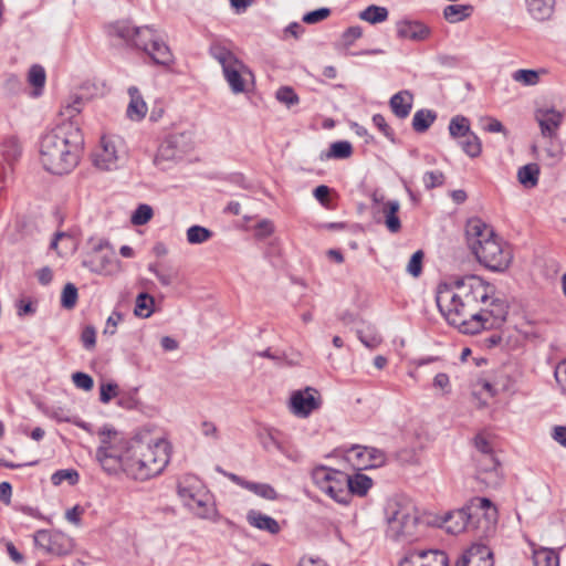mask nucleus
Returning a JSON list of instances; mask_svg holds the SVG:
<instances>
[{"mask_svg":"<svg viewBox=\"0 0 566 566\" xmlns=\"http://www.w3.org/2000/svg\"><path fill=\"white\" fill-rule=\"evenodd\" d=\"M347 459L359 470L370 469L385 464L386 454L376 448L356 446L348 451Z\"/></svg>","mask_w":566,"mask_h":566,"instance_id":"15","label":"nucleus"},{"mask_svg":"<svg viewBox=\"0 0 566 566\" xmlns=\"http://www.w3.org/2000/svg\"><path fill=\"white\" fill-rule=\"evenodd\" d=\"M469 248L480 264L493 272L505 271L513 259L510 245L479 218L470 219L465 227Z\"/></svg>","mask_w":566,"mask_h":566,"instance_id":"4","label":"nucleus"},{"mask_svg":"<svg viewBox=\"0 0 566 566\" xmlns=\"http://www.w3.org/2000/svg\"><path fill=\"white\" fill-rule=\"evenodd\" d=\"M396 29L398 38L412 41L426 40L430 34L429 28L418 21H399L396 24Z\"/></svg>","mask_w":566,"mask_h":566,"instance_id":"20","label":"nucleus"},{"mask_svg":"<svg viewBox=\"0 0 566 566\" xmlns=\"http://www.w3.org/2000/svg\"><path fill=\"white\" fill-rule=\"evenodd\" d=\"M473 11L470 4H450L443 10L444 19L450 23H457L469 18Z\"/></svg>","mask_w":566,"mask_h":566,"instance_id":"31","label":"nucleus"},{"mask_svg":"<svg viewBox=\"0 0 566 566\" xmlns=\"http://www.w3.org/2000/svg\"><path fill=\"white\" fill-rule=\"evenodd\" d=\"M371 485L373 480L365 474L357 473L352 476L347 474L346 490L349 491V497L352 494L359 496L366 495Z\"/></svg>","mask_w":566,"mask_h":566,"instance_id":"26","label":"nucleus"},{"mask_svg":"<svg viewBox=\"0 0 566 566\" xmlns=\"http://www.w3.org/2000/svg\"><path fill=\"white\" fill-rule=\"evenodd\" d=\"M81 342L86 349H93L96 344V331L93 326H86L81 334Z\"/></svg>","mask_w":566,"mask_h":566,"instance_id":"59","label":"nucleus"},{"mask_svg":"<svg viewBox=\"0 0 566 566\" xmlns=\"http://www.w3.org/2000/svg\"><path fill=\"white\" fill-rule=\"evenodd\" d=\"M83 99L78 96L72 97L70 102L64 104L59 113L60 122L59 123H75L80 128V119L78 115L82 111Z\"/></svg>","mask_w":566,"mask_h":566,"instance_id":"24","label":"nucleus"},{"mask_svg":"<svg viewBox=\"0 0 566 566\" xmlns=\"http://www.w3.org/2000/svg\"><path fill=\"white\" fill-rule=\"evenodd\" d=\"M385 520L388 537L396 541L411 539L418 530L419 512L412 500L397 495L387 501Z\"/></svg>","mask_w":566,"mask_h":566,"instance_id":"7","label":"nucleus"},{"mask_svg":"<svg viewBox=\"0 0 566 566\" xmlns=\"http://www.w3.org/2000/svg\"><path fill=\"white\" fill-rule=\"evenodd\" d=\"M99 447L96 450V459L103 470L108 474H116L124 469V458L130 447L122 433L111 426H104L98 431Z\"/></svg>","mask_w":566,"mask_h":566,"instance_id":"9","label":"nucleus"},{"mask_svg":"<svg viewBox=\"0 0 566 566\" xmlns=\"http://www.w3.org/2000/svg\"><path fill=\"white\" fill-rule=\"evenodd\" d=\"M124 319L122 313L114 311L106 321V326L104 328V334L114 335L116 333V328L118 324Z\"/></svg>","mask_w":566,"mask_h":566,"instance_id":"61","label":"nucleus"},{"mask_svg":"<svg viewBox=\"0 0 566 566\" xmlns=\"http://www.w3.org/2000/svg\"><path fill=\"white\" fill-rule=\"evenodd\" d=\"M475 448L481 452L479 462L478 479L489 488H496L501 483V476L497 470V461L492 454L489 441L478 436L474 439Z\"/></svg>","mask_w":566,"mask_h":566,"instance_id":"13","label":"nucleus"},{"mask_svg":"<svg viewBox=\"0 0 566 566\" xmlns=\"http://www.w3.org/2000/svg\"><path fill=\"white\" fill-rule=\"evenodd\" d=\"M127 93L129 103L127 105L126 115L130 120L140 122L147 114V104L138 87L129 86Z\"/></svg>","mask_w":566,"mask_h":566,"instance_id":"21","label":"nucleus"},{"mask_svg":"<svg viewBox=\"0 0 566 566\" xmlns=\"http://www.w3.org/2000/svg\"><path fill=\"white\" fill-rule=\"evenodd\" d=\"M312 480L322 492L335 502L339 504H347L349 502V491L346 490V473L319 465L313 469Z\"/></svg>","mask_w":566,"mask_h":566,"instance_id":"10","label":"nucleus"},{"mask_svg":"<svg viewBox=\"0 0 566 566\" xmlns=\"http://www.w3.org/2000/svg\"><path fill=\"white\" fill-rule=\"evenodd\" d=\"M471 133L470 120L462 115H457L449 123V134L452 138H462Z\"/></svg>","mask_w":566,"mask_h":566,"instance_id":"36","label":"nucleus"},{"mask_svg":"<svg viewBox=\"0 0 566 566\" xmlns=\"http://www.w3.org/2000/svg\"><path fill=\"white\" fill-rule=\"evenodd\" d=\"M544 154L547 164L554 166L563 158V147L555 138H549L547 146L544 148Z\"/></svg>","mask_w":566,"mask_h":566,"instance_id":"44","label":"nucleus"},{"mask_svg":"<svg viewBox=\"0 0 566 566\" xmlns=\"http://www.w3.org/2000/svg\"><path fill=\"white\" fill-rule=\"evenodd\" d=\"M154 211L149 205L142 203L133 212L130 221L134 226H144L150 221Z\"/></svg>","mask_w":566,"mask_h":566,"instance_id":"45","label":"nucleus"},{"mask_svg":"<svg viewBox=\"0 0 566 566\" xmlns=\"http://www.w3.org/2000/svg\"><path fill=\"white\" fill-rule=\"evenodd\" d=\"M125 155L124 143L117 136H103L93 155L94 165L102 170H113Z\"/></svg>","mask_w":566,"mask_h":566,"instance_id":"12","label":"nucleus"},{"mask_svg":"<svg viewBox=\"0 0 566 566\" xmlns=\"http://www.w3.org/2000/svg\"><path fill=\"white\" fill-rule=\"evenodd\" d=\"M80 480V474L74 469L57 470L51 475V482L53 485L59 486L63 482H67L70 485H75Z\"/></svg>","mask_w":566,"mask_h":566,"instance_id":"41","label":"nucleus"},{"mask_svg":"<svg viewBox=\"0 0 566 566\" xmlns=\"http://www.w3.org/2000/svg\"><path fill=\"white\" fill-rule=\"evenodd\" d=\"M353 154V146L347 140H339L331 144L326 158L346 159Z\"/></svg>","mask_w":566,"mask_h":566,"instance_id":"39","label":"nucleus"},{"mask_svg":"<svg viewBox=\"0 0 566 566\" xmlns=\"http://www.w3.org/2000/svg\"><path fill=\"white\" fill-rule=\"evenodd\" d=\"M449 559L442 551H413L408 553L399 566H448Z\"/></svg>","mask_w":566,"mask_h":566,"instance_id":"16","label":"nucleus"},{"mask_svg":"<svg viewBox=\"0 0 566 566\" xmlns=\"http://www.w3.org/2000/svg\"><path fill=\"white\" fill-rule=\"evenodd\" d=\"M329 14H331V10L329 9L321 8V9H317V10H314V11H311V12L306 13L303 17V21L305 23H308V24H314V23H317L319 21H323Z\"/></svg>","mask_w":566,"mask_h":566,"instance_id":"58","label":"nucleus"},{"mask_svg":"<svg viewBox=\"0 0 566 566\" xmlns=\"http://www.w3.org/2000/svg\"><path fill=\"white\" fill-rule=\"evenodd\" d=\"M455 566H494L492 551L483 544H473L461 555Z\"/></svg>","mask_w":566,"mask_h":566,"instance_id":"17","label":"nucleus"},{"mask_svg":"<svg viewBox=\"0 0 566 566\" xmlns=\"http://www.w3.org/2000/svg\"><path fill=\"white\" fill-rule=\"evenodd\" d=\"M82 133L75 123H57L40 142L43 167L56 175L72 171L80 159Z\"/></svg>","mask_w":566,"mask_h":566,"instance_id":"2","label":"nucleus"},{"mask_svg":"<svg viewBox=\"0 0 566 566\" xmlns=\"http://www.w3.org/2000/svg\"><path fill=\"white\" fill-rule=\"evenodd\" d=\"M482 120L485 122V124L483 125V129L485 132H489V133H501L505 137H507L509 132H507V129L503 126V124L499 119H496L494 117H485Z\"/></svg>","mask_w":566,"mask_h":566,"instance_id":"56","label":"nucleus"},{"mask_svg":"<svg viewBox=\"0 0 566 566\" xmlns=\"http://www.w3.org/2000/svg\"><path fill=\"white\" fill-rule=\"evenodd\" d=\"M433 386L441 389L443 392H449L450 380L449 376L444 373L437 374L433 378Z\"/></svg>","mask_w":566,"mask_h":566,"instance_id":"62","label":"nucleus"},{"mask_svg":"<svg viewBox=\"0 0 566 566\" xmlns=\"http://www.w3.org/2000/svg\"><path fill=\"white\" fill-rule=\"evenodd\" d=\"M357 336L359 340L370 349L378 347L381 343V336L371 327H368L366 332L357 331Z\"/></svg>","mask_w":566,"mask_h":566,"instance_id":"46","label":"nucleus"},{"mask_svg":"<svg viewBox=\"0 0 566 566\" xmlns=\"http://www.w3.org/2000/svg\"><path fill=\"white\" fill-rule=\"evenodd\" d=\"M35 547L46 554L63 556L72 553L74 539L60 531L39 530L33 535Z\"/></svg>","mask_w":566,"mask_h":566,"instance_id":"11","label":"nucleus"},{"mask_svg":"<svg viewBox=\"0 0 566 566\" xmlns=\"http://www.w3.org/2000/svg\"><path fill=\"white\" fill-rule=\"evenodd\" d=\"M46 81L45 71L41 65L34 64L28 73V82L33 86V96H40Z\"/></svg>","mask_w":566,"mask_h":566,"instance_id":"35","label":"nucleus"},{"mask_svg":"<svg viewBox=\"0 0 566 566\" xmlns=\"http://www.w3.org/2000/svg\"><path fill=\"white\" fill-rule=\"evenodd\" d=\"M374 125L384 134L386 138L395 142V133L391 127L387 124L385 117L381 114H375L373 116Z\"/></svg>","mask_w":566,"mask_h":566,"instance_id":"52","label":"nucleus"},{"mask_svg":"<svg viewBox=\"0 0 566 566\" xmlns=\"http://www.w3.org/2000/svg\"><path fill=\"white\" fill-rule=\"evenodd\" d=\"M245 490L254 493L255 495H258L264 500H269V501H274L279 496L275 489L268 483H256V482L249 481Z\"/></svg>","mask_w":566,"mask_h":566,"instance_id":"40","label":"nucleus"},{"mask_svg":"<svg viewBox=\"0 0 566 566\" xmlns=\"http://www.w3.org/2000/svg\"><path fill=\"white\" fill-rule=\"evenodd\" d=\"M72 379H73L74 385L77 388L86 390V391L91 390L94 386L93 378L88 374H85V373H81V371L74 373L72 375Z\"/></svg>","mask_w":566,"mask_h":566,"instance_id":"54","label":"nucleus"},{"mask_svg":"<svg viewBox=\"0 0 566 566\" xmlns=\"http://www.w3.org/2000/svg\"><path fill=\"white\" fill-rule=\"evenodd\" d=\"M474 517L479 520L476 528L481 530L482 534L489 535L494 531L497 523V509L486 497H473L465 507L448 515L446 528L449 533H460L468 527Z\"/></svg>","mask_w":566,"mask_h":566,"instance_id":"6","label":"nucleus"},{"mask_svg":"<svg viewBox=\"0 0 566 566\" xmlns=\"http://www.w3.org/2000/svg\"><path fill=\"white\" fill-rule=\"evenodd\" d=\"M444 182V175L442 171H427L423 175V184L427 189H432L441 186Z\"/></svg>","mask_w":566,"mask_h":566,"instance_id":"51","label":"nucleus"},{"mask_svg":"<svg viewBox=\"0 0 566 566\" xmlns=\"http://www.w3.org/2000/svg\"><path fill=\"white\" fill-rule=\"evenodd\" d=\"M543 137L555 138L563 123L564 115L555 108H539L535 112Z\"/></svg>","mask_w":566,"mask_h":566,"instance_id":"18","label":"nucleus"},{"mask_svg":"<svg viewBox=\"0 0 566 566\" xmlns=\"http://www.w3.org/2000/svg\"><path fill=\"white\" fill-rule=\"evenodd\" d=\"M526 3L531 15L538 21H544L552 15L555 0H526Z\"/></svg>","mask_w":566,"mask_h":566,"instance_id":"27","label":"nucleus"},{"mask_svg":"<svg viewBox=\"0 0 566 566\" xmlns=\"http://www.w3.org/2000/svg\"><path fill=\"white\" fill-rule=\"evenodd\" d=\"M107 33L123 40L129 46L144 51L156 64L169 66L174 63L169 46L153 27H135L129 20H118L107 25Z\"/></svg>","mask_w":566,"mask_h":566,"instance_id":"5","label":"nucleus"},{"mask_svg":"<svg viewBox=\"0 0 566 566\" xmlns=\"http://www.w3.org/2000/svg\"><path fill=\"white\" fill-rule=\"evenodd\" d=\"M202 489H205L202 482L191 474L184 475L178 482V495L181 501H185L188 499V495H192Z\"/></svg>","mask_w":566,"mask_h":566,"instance_id":"30","label":"nucleus"},{"mask_svg":"<svg viewBox=\"0 0 566 566\" xmlns=\"http://www.w3.org/2000/svg\"><path fill=\"white\" fill-rule=\"evenodd\" d=\"M363 35V30L358 25L349 27L342 34V41L345 46H350L357 39Z\"/></svg>","mask_w":566,"mask_h":566,"instance_id":"57","label":"nucleus"},{"mask_svg":"<svg viewBox=\"0 0 566 566\" xmlns=\"http://www.w3.org/2000/svg\"><path fill=\"white\" fill-rule=\"evenodd\" d=\"M274 232L273 222L269 219H263L254 227V234L258 239H265Z\"/></svg>","mask_w":566,"mask_h":566,"instance_id":"55","label":"nucleus"},{"mask_svg":"<svg viewBox=\"0 0 566 566\" xmlns=\"http://www.w3.org/2000/svg\"><path fill=\"white\" fill-rule=\"evenodd\" d=\"M423 258L424 253L421 250L416 251L411 255L406 270L413 277H418L421 274Z\"/></svg>","mask_w":566,"mask_h":566,"instance_id":"49","label":"nucleus"},{"mask_svg":"<svg viewBox=\"0 0 566 566\" xmlns=\"http://www.w3.org/2000/svg\"><path fill=\"white\" fill-rule=\"evenodd\" d=\"M437 115L433 111L430 109H420L417 111L412 118V128L417 133H423L429 129V127L436 120Z\"/></svg>","mask_w":566,"mask_h":566,"instance_id":"32","label":"nucleus"},{"mask_svg":"<svg viewBox=\"0 0 566 566\" xmlns=\"http://www.w3.org/2000/svg\"><path fill=\"white\" fill-rule=\"evenodd\" d=\"M148 271L154 273L161 285L169 286L177 277V272L169 266H164L157 263L148 265Z\"/></svg>","mask_w":566,"mask_h":566,"instance_id":"38","label":"nucleus"},{"mask_svg":"<svg viewBox=\"0 0 566 566\" xmlns=\"http://www.w3.org/2000/svg\"><path fill=\"white\" fill-rule=\"evenodd\" d=\"M187 241L190 244H201L212 237V232L201 226H191L186 232Z\"/></svg>","mask_w":566,"mask_h":566,"instance_id":"43","label":"nucleus"},{"mask_svg":"<svg viewBox=\"0 0 566 566\" xmlns=\"http://www.w3.org/2000/svg\"><path fill=\"white\" fill-rule=\"evenodd\" d=\"M541 169L537 164H527L518 168L516 177L525 189H533L538 185Z\"/></svg>","mask_w":566,"mask_h":566,"instance_id":"25","label":"nucleus"},{"mask_svg":"<svg viewBox=\"0 0 566 566\" xmlns=\"http://www.w3.org/2000/svg\"><path fill=\"white\" fill-rule=\"evenodd\" d=\"M388 14L387 8L371 4L359 12V18L370 24H377L386 21Z\"/></svg>","mask_w":566,"mask_h":566,"instance_id":"33","label":"nucleus"},{"mask_svg":"<svg viewBox=\"0 0 566 566\" xmlns=\"http://www.w3.org/2000/svg\"><path fill=\"white\" fill-rule=\"evenodd\" d=\"M464 138L465 139L461 142L462 150L471 158L479 157L482 151V144L478 135L471 132Z\"/></svg>","mask_w":566,"mask_h":566,"instance_id":"42","label":"nucleus"},{"mask_svg":"<svg viewBox=\"0 0 566 566\" xmlns=\"http://www.w3.org/2000/svg\"><path fill=\"white\" fill-rule=\"evenodd\" d=\"M52 417L59 421V422H70V423H73L75 424L76 427L78 428H82L83 430L85 431H90V424L80 420L78 418L76 417H73L71 415H69L65 410H63L62 408H59L56 410L53 411L52 413Z\"/></svg>","mask_w":566,"mask_h":566,"instance_id":"48","label":"nucleus"},{"mask_svg":"<svg viewBox=\"0 0 566 566\" xmlns=\"http://www.w3.org/2000/svg\"><path fill=\"white\" fill-rule=\"evenodd\" d=\"M276 98H277L279 102H281V103H283V104H285L287 106H291V105H294V104L298 103L297 95L289 86L280 87L276 91Z\"/></svg>","mask_w":566,"mask_h":566,"instance_id":"50","label":"nucleus"},{"mask_svg":"<svg viewBox=\"0 0 566 566\" xmlns=\"http://www.w3.org/2000/svg\"><path fill=\"white\" fill-rule=\"evenodd\" d=\"M297 566H328L327 563L319 558L314 556H303Z\"/></svg>","mask_w":566,"mask_h":566,"instance_id":"64","label":"nucleus"},{"mask_svg":"<svg viewBox=\"0 0 566 566\" xmlns=\"http://www.w3.org/2000/svg\"><path fill=\"white\" fill-rule=\"evenodd\" d=\"M555 378L566 392V360L557 365L555 369Z\"/></svg>","mask_w":566,"mask_h":566,"instance_id":"63","label":"nucleus"},{"mask_svg":"<svg viewBox=\"0 0 566 566\" xmlns=\"http://www.w3.org/2000/svg\"><path fill=\"white\" fill-rule=\"evenodd\" d=\"M155 300L147 293L138 294L134 313L138 317L147 318L154 312Z\"/></svg>","mask_w":566,"mask_h":566,"instance_id":"37","label":"nucleus"},{"mask_svg":"<svg viewBox=\"0 0 566 566\" xmlns=\"http://www.w3.org/2000/svg\"><path fill=\"white\" fill-rule=\"evenodd\" d=\"M182 502L200 518H209L216 513L212 496L206 488L192 495H188V499Z\"/></svg>","mask_w":566,"mask_h":566,"instance_id":"19","label":"nucleus"},{"mask_svg":"<svg viewBox=\"0 0 566 566\" xmlns=\"http://www.w3.org/2000/svg\"><path fill=\"white\" fill-rule=\"evenodd\" d=\"M399 208L400 203L397 200H390L384 203L382 213L385 216V224L392 233H397L401 228L400 220L397 216Z\"/></svg>","mask_w":566,"mask_h":566,"instance_id":"29","label":"nucleus"},{"mask_svg":"<svg viewBox=\"0 0 566 566\" xmlns=\"http://www.w3.org/2000/svg\"><path fill=\"white\" fill-rule=\"evenodd\" d=\"M247 521L251 526L270 534H277L281 530L276 520L256 510H250L248 512Z\"/></svg>","mask_w":566,"mask_h":566,"instance_id":"22","label":"nucleus"},{"mask_svg":"<svg viewBox=\"0 0 566 566\" xmlns=\"http://www.w3.org/2000/svg\"><path fill=\"white\" fill-rule=\"evenodd\" d=\"M117 385L113 382L103 384L99 388V399L103 403H107L117 395Z\"/></svg>","mask_w":566,"mask_h":566,"instance_id":"60","label":"nucleus"},{"mask_svg":"<svg viewBox=\"0 0 566 566\" xmlns=\"http://www.w3.org/2000/svg\"><path fill=\"white\" fill-rule=\"evenodd\" d=\"M532 547L534 566H559V557L554 549L536 547L534 544Z\"/></svg>","mask_w":566,"mask_h":566,"instance_id":"28","label":"nucleus"},{"mask_svg":"<svg viewBox=\"0 0 566 566\" xmlns=\"http://www.w3.org/2000/svg\"><path fill=\"white\" fill-rule=\"evenodd\" d=\"M77 302V289L74 284L67 283L61 295V305L66 310H71L76 305Z\"/></svg>","mask_w":566,"mask_h":566,"instance_id":"47","label":"nucleus"},{"mask_svg":"<svg viewBox=\"0 0 566 566\" xmlns=\"http://www.w3.org/2000/svg\"><path fill=\"white\" fill-rule=\"evenodd\" d=\"M547 71L545 69L541 70H526L521 69L513 73L512 77L515 82L521 83L525 86H534L539 82V77L543 74H546Z\"/></svg>","mask_w":566,"mask_h":566,"instance_id":"34","label":"nucleus"},{"mask_svg":"<svg viewBox=\"0 0 566 566\" xmlns=\"http://www.w3.org/2000/svg\"><path fill=\"white\" fill-rule=\"evenodd\" d=\"M210 54L217 60L223 76L233 94H241L254 85V74L232 51L221 44L210 48Z\"/></svg>","mask_w":566,"mask_h":566,"instance_id":"8","label":"nucleus"},{"mask_svg":"<svg viewBox=\"0 0 566 566\" xmlns=\"http://www.w3.org/2000/svg\"><path fill=\"white\" fill-rule=\"evenodd\" d=\"M436 302L442 316L463 334L500 327L507 303L495 296V287L478 275H467L437 287Z\"/></svg>","mask_w":566,"mask_h":566,"instance_id":"1","label":"nucleus"},{"mask_svg":"<svg viewBox=\"0 0 566 566\" xmlns=\"http://www.w3.org/2000/svg\"><path fill=\"white\" fill-rule=\"evenodd\" d=\"M170 447L161 438H135L124 458L123 472L136 481H146L160 474L169 462Z\"/></svg>","mask_w":566,"mask_h":566,"instance_id":"3","label":"nucleus"},{"mask_svg":"<svg viewBox=\"0 0 566 566\" xmlns=\"http://www.w3.org/2000/svg\"><path fill=\"white\" fill-rule=\"evenodd\" d=\"M488 395L489 398H493L497 395V389L488 380L481 379L475 384L474 396Z\"/></svg>","mask_w":566,"mask_h":566,"instance_id":"53","label":"nucleus"},{"mask_svg":"<svg viewBox=\"0 0 566 566\" xmlns=\"http://www.w3.org/2000/svg\"><path fill=\"white\" fill-rule=\"evenodd\" d=\"M321 405V395L313 387H306L304 390H296L290 398L291 412L300 418L308 417L314 410H317Z\"/></svg>","mask_w":566,"mask_h":566,"instance_id":"14","label":"nucleus"},{"mask_svg":"<svg viewBox=\"0 0 566 566\" xmlns=\"http://www.w3.org/2000/svg\"><path fill=\"white\" fill-rule=\"evenodd\" d=\"M412 103V94L409 91H400L391 96L389 106L397 117L406 118L411 112Z\"/></svg>","mask_w":566,"mask_h":566,"instance_id":"23","label":"nucleus"}]
</instances>
